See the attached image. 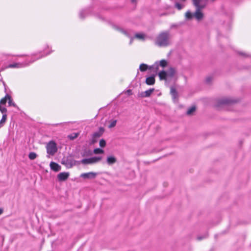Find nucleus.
I'll use <instances>...</instances> for the list:
<instances>
[{
	"label": "nucleus",
	"instance_id": "obj_29",
	"mask_svg": "<svg viewBox=\"0 0 251 251\" xmlns=\"http://www.w3.org/2000/svg\"><path fill=\"white\" fill-rule=\"evenodd\" d=\"M175 6L177 9L181 10L183 7L184 5L177 2L175 4Z\"/></svg>",
	"mask_w": 251,
	"mask_h": 251
},
{
	"label": "nucleus",
	"instance_id": "obj_8",
	"mask_svg": "<svg viewBox=\"0 0 251 251\" xmlns=\"http://www.w3.org/2000/svg\"><path fill=\"white\" fill-rule=\"evenodd\" d=\"M97 175V173L94 172H89L82 174L80 177L84 179H94L96 177Z\"/></svg>",
	"mask_w": 251,
	"mask_h": 251
},
{
	"label": "nucleus",
	"instance_id": "obj_17",
	"mask_svg": "<svg viewBox=\"0 0 251 251\" xmlns=\"http://www.w3.org/2000/svg\"><path fill=\"white\" fill-rule=\"evenodd\" d=\"M8 99H9V95H6L3 98H2L0 101V105H4L6 103Z\"/></svg>",
	"mask_w": 251,
	"mask_h": 251
},
{
	"label": "nucleus",
	"instance_id": "obj_31",
	"mask_svg": "<svg viewBox=\"0 0 251 251\" xmlns=\"http://www.w3.org/2000/svg\"><path fill=\"white\" fill-rule=\"evenodd\" d=\"M177 27V25H175V24H173L171 25L170 26V28L172 29V28H176Z\"/></svg>",
	"mask_w": 251,
	"mask_h": 251
},
{
	"label": "nucleus",
	"instance_id": "obj_11",
	"mask_svg": "<svg viewBox=\"0 0 251 251\" xmlns=\"http://www.w3.org/2000/svg\"><path fill=\"white\" fill-rule=\"evenodd\" d=\"M69 176V173L68 172H62L57 175V178L59 181L66 180Z\"/></svg>",
	"mask_w": 251,
	"mask_h": 251
},
{
	"label": "nucleus",
	"instance_id": "obj_33",
	"mask_svg": "<svg viewBox=\"0 0 251 251\" xmlns=\"http://www.w3.org/2000/svg\"><path fill=\"white\" fill-rule=\"evenodd\" d=\"M3 210L2 208H0V215L3 213Z\"/></svg>",
	"mask_w": 251,
	"mask_h": 251
},
{
	"label": "nucleus",
	"instance_id": "obj_5",
	"mask_svg": "<svg viewBox=\"0 0 251 251\" xmlns=\"http://www.w3.org/2000/svg\"><path fill=\"white\" fill-rule=\"evenodd\" d=\"M236 101L232 99L229 98H223L218 99L216 100L215 106L216 107H220L223 105H229L235 103Z\"/></svg>",
	"mask_w": 251,
	"mask_h": 251
},
{
	"label": "nucleus",
	"instance_id": "obj_34",
	"mask_svg": "<svg viewBox=\"0 0 251 251\" xmlns=\"http://www.w3.org/2000/svg\"><path fill=\"white\" fill-rule=\"evenodd\" d=\"M203 238L200 236L198 237L197 239L199 240H201Z\"/></svg>",
	"mask_w": 251,
	"mask_h": 251
},
{
	"label": "nucleus",
	"instance_id": "obj_10",
	"mask_svg": "<svg viewBox=\"0 0 251 251\" xmlns=\"http://www.w3.org/2000/svg\"><path fill=\"white\" fill-rule=\"evenodd\" d=\"M168 65V61L166 60L162 59L159 62H156L153 66H155L156 69H158V66L162 67V68H164L166 67Z\"/></svg>",
	"mask_w": 251,
	"mask_h": 251
},
{
	"label": "nucleus",
	"instance_id": "obj_27",
	"mask_svg": "<svg viewBox=\"0 0 251 251\" xmlns=\"http://www.w3.org/2000/svg\"><path fill=\"white\" fill-rule=\"evenodd\" d=\"M8 102L9 106H13L14 107L16 106V105L15 104V103L14 102H13L10 96H9V99H8Z\"/></svg>",
	"mask_w": 251,
	"mask_h": 251
},
{
	"label": "nucleus",
	"instance_id": "obj_14",
	"mask_svg": "<svg viewBox=\"0 0 251 251\" xmlns=\"http://www.w3.org/2000/svg\"><path fill=\"white\" fill-rule=\"evenodd\" d=\"M103 131H104L103 128H102V127H100V131H99L95 132L93 134V138H98L100 137L102 135V133L103 132Z\"/></svg>",
	"mask_w": 251,
	"mask_h": 251
},
{
	"label": "nucleus",
	"instance_id": "obj_21",
	"mask_svg": "<svg viewBox=\"0 0 251 251\" xmlns=\"http://www.w3.org/2000/svg\"><path fill=\"white\" fill-rule=\"evenodd\" d=\"M171 94L174 99H176L177 97V92L175 88L172 87L171 88Z\"/></svg>",
	"mask_w": 251,
	"mask_h": 251
},
{
	"label": "nucleus",
	"instance_id": "obj_19",
	"mask_svg": "<svg viewBox=\"0 0 251 251\" xmlns=\"http://www.w3.org/2000/svg\"><path fill=\"white\" fill-rule=\"evenodd\" d=\"M148 68V66L147 64L142 63L140 65L139 69L141 72H144L146 71Z\"/></svg>",
	"mask_w": 251,
	"mask_h": 251
},
{
	"label": "nucleus",
	"instance_id": "obj_22",
	"mask_svg": "<svg viewBox=\"0 0 251 251\" xmlns=\"http://www.w3.org/2000/svg\"><path fill=\"white\" fill-rule=\"evenodd\" d=\"M78 136V133H73L71 134H70L68 136V138L70 140H74Z\"/></svg>",
	"mask_w": 251,
	"mask_h": 251
},
{
	"label": "nucleus",
	"instance_id": "obj_35",
	"mask_svg": "<svg viewBox=\"0 0 251 251\" xmlns=\"http://www.w3.org/2000/svg\"><path fill=\"white\" fill-rule=\"evenodd\" d=\"M131 1L132 3H136L137 1V0H131Z\"/></svg>",
	"mask_w": 251,
	"mask_h": 251
},
{
	"label": "nucleus",
	"instance_id": "obj_1",
	"mask_svg": "<svg viewBox=\"0 0 251 251\" xmlns=\"http://www.w3.org/2000/svg\"><path fill=\"white\" fill-rule=\"evenodd\" d=\"M155 44L159 47H166L171 44V35L169 31L160 32L154 40Z\"/></svg>",
	"mask_w": 251,
	"mask_h": 251
},
{
	"label": "nucleus",
	"instance_id": "obj_15",
	"mask_svg": "<svg viewBox=\"0 0 251 251\" xmlns=\"http://www.w3.org/2000/svg\"><path fill=\"white\" fill-rule=\"evenodd\" d=\"M117 160L116 158L113 156H108L107 158V163L109 165H112L115 163H116Z\"/></svg>",
	"mask_w": 251,
	"mask_h": 251
},
{
	"label": "nucleus",
	"instance_id": "obj_4",
	"mask_svg": "<svg viewBox=\"0 0 251 251\" xmlns=\"http://www.w3.org/2000/svg\"><path fill=\"white\" fill-rule=\"evenodd\" d=\"M47 152L48 154V157L50 156H53L57 151V145L53 141H50L46 145Z\"/></svg>",
	"mask_w": 251,
	"mask_h": 251
},
{
	"label": "nucleus",
	"instance_id": "obj_12",
	"mask_svg": "<svg viewBox=\"0 0 251 251\" xmlns=\"http://www.w3.org/2000/svg\"><path fill=\"white\" fill-rule=\"evenodd\" d=\"M50 167L51 169L55 172H58L61 170V166L57 163L53 162H50Z\"/></svg>",
	"mask_w": 251,
	"mask_h": 251
},
{
	"label": "nucleus",
	"instance_id": "obj_16",
	"mask_svg": "<svg viewBox=\"0 0 251 251\" xmlns=\"http://www.w3.org/2000/svg\"><path fill=\"white\" fill-rule=\"evenodd\" d=\"M26 65L23 63H16L12 64H10L7 67L8 68H22L25 67Z\"/></svg>",
	"mask_w": 251,
	"mask_h": 251
},
{
	"label": "nucleus",
	"instance_id": "obj_3",
	"mask_svg": "<svg viewBox=\"0 0 251 251\" xmlns=\"http://www.w3.org/2000/svg\"><path fill=\"white\" fill-rule=\"evenodd\" d=\"M176 73V70L174 68L171 67L167 72L161 71L158 74V75L161 80L166 81L168 78H172Z\"/></svg>",
	"mask_w": 251,
	"mask_h": 251
},
{
	"label": "nucleus",
	"instance_id": "obj_2",
	"mask_svg": "<svg viewBox=\"0 0 251 251\" xmlns=\"http://www.w3.org/2000/svg\"><path fill=\"white\" fill-rule=\"evenodd\" d=\"M196 8V10L194 14L192 13L189 11H188L186 12L185 16V18L187 20H191L193 19V17H195V19L197 21H199L203 19V14L201 11V10L203 8Z\"/></svg>",
	"mask_w": 251,
	"mask_h": 251
},
{
	"label": "nucleus",
	"instance_id": "obj_20",
	"mask_svg": "<svg viewBox=\"0 0 251 251\" xmlns=\"http://www.w3.org/2000/svg\"><path fill=\"white\" fill-rule=\"evenodd\" d=\"M7 118V115L6 114H4L2 115V119H1L0 121V126H3L4 124L5 123L6 120Z\"/></svg>",
	"mask_w": 251,
	"mask_h": 251
},
{
	"label": "nucleus",
	"instance_id": "obj_40",
	"mask_svg": "<svg viewBox=\"0 0 251 251\" xmlns=\"http://www.w3.org/2000/svg\"><path fill=\"white\" fill-rule=\"evenodd\" d=\"M182 0V1H185L186 0Z\"/></svg>",
	"mask_w": 251,
	"mask_h": 251
},
{
	"label": "nucleus",
	"instance_id": "obj_39",
	"mask_svg": "<svg viewBox=\"0 0 251 251\" xmlns=\"http://www.w3.org/2000/svg\"><path fill=\"white\" fill-rule=\"evenodd\" d=\"M151 68H153V66L152 67H150V69H151Z\"/></svg>",
	"mask_w": 251,
	"mask_h": 251
},
{
	"label": "nucleus",
	"instance_id": "obj_28",
	"mask_svg": "<svg viewBox=\"0 0 251 251\" xmlns=\"http://www.w3.org/2000/svg\"><path fill=\"white\" fill-rule=\"evenodd\" d=\"M106 145V142L104 140V139H101L100 141V146L102 147V148H103Z\"/></svg>",
	"mask_w": 251,
	"mask_h": 251
},
{
	"label": "nucleus",
	"instance_id": "obj_7",
	"mask_svg": "<svg viewBox=\"0 0 251 251\" xmlns=\"http://www.w3.org/2000/svg\"><path fill=\"white\" fill-rule=\"evenodd\" d=\"M196 8H204L207 4V0H192Z\"/></svg>",
	"mask_w": 251,
	"mask_h": 251
},
{
	"label": "nucleus",
	"instance_id": "obj_18",
	"mask_svg": "<svg viewBox=\"0 0 251 251\" xmlns=\"http://www.w3.org/2000/svg\"><path fill=\"white\" fill-rule=\"evenodd\" d=\"M196 110V107L195 106H192L189 108L186 112L187 115H192L193 114L194 112Z\"/></svg>",
	"mask_w": 251,
	"mask_h": 251
},
{
	"label": "nucleus",
	"instance_id": "obj_37",
	"mask_svg": "<svg viewBox=\"0 0 251 251\" xmlns=\"http://www.w3.org/2000/svg\"><path fill=\"white\" fill-rule=\"evenodd\" d=\"M132 41V39H131V41H130V44H131Z\"/></svg>",
	"mask_w": 251,
	"mask_h": 251
},
{
	"label": "nucleus",
	"instance_id": "obj_9",
	"mask_svg": "<svg viewBox=\"0 0 251 251\" xmlns=\"http://www.w3.org/2000/svg\"><path fill=\"white\" fill-rule=\"evenodd\" d=\"M154 91V88H151L148 90L139 93L138 94V97L140 98L149 97Z\"/></svg>",
	"mask_w": 251,
	"mask_h": 251
},
{
	"label": "nucleus",
	"instance_id": "obj_23",
	"mask_svg": "<svg viewBox=\"0 0 251 251\" xmlns=\"http://www.w3.org/2000/svg\"><path fill=\"white\" fill-rule=\"evenodd\" d=\"M109 123H110V124L108 126V127L109 128H111L116 126V124H117V120H112V121H110L109 122Z\"/></svg>",
	"mask_w": 251,
	"mask_h": 251
},
{
	"label": "nucleus",
	"instance_id": "obj_38",
	"mask_svg": "<svg viewBox=\"0 0 251 251\" xmlns=\"http://www.w3.org/2000/svg\"><path fill=\"white\" fill-rule=\"evenodd\" d=\"M212 2H214L215 0H210Z\"/></svg>",
	"mask_w": 251,
	"mask_h": 251
},
{
	"label": "nucleus",
	"instance_id": "obj_30",
	"mask_svg": "<svg viewBox=\"0 0 251 251\" xmlns=\"http://www.w3.org/2000/svg\"><path fill=\"white\" fill-rule=\"evenodd\" d=\"M0 111L3 114H6L7 112V109L4 107H2L1 105H0Z\"/></svg>",
	"mask_w": 251,
	"mask_h": 251
},
{
	"label": "nucleus",
	"instance_id": "obj_32",
	"mask_svg": "<svg viewBox=\"0 0 251 251\" xmlns=\"http://www.w3.org/2000/svg\"><path fill=\"white\" fill-rule=\"evenodd\" d=\"M126 93L128 95H131V90H128L127 91H126Z\"/></svg>",
	"mask_w": 251,
	"mask_h": 251
},
{
	"label": "nucleus",
	"instance_id": "obj_24",
	"mask_svg": "<svg viewBox=\"0 0 251 251\" xmlns=\"http://www.w3.org/2000/svg\"><path fill=\"white\" fill-rule=\"evenodd\" d=\"M135 37L136 38H138L140 40H144L145 39V35L143 33H137L136 34Z\"/></svg>",
	"mask_w": 251,
	"mask_h": 251
},
{
	"label": "nucleus",
	"instance_id": "obj_26",
	"mask_svg": "<svg viewBox=\"0 0 251 251\" xmlns=\"http://www.w3.org/2000/svg\"><path fill=\"white\" fill-rule=\"evenodd\" d=\"M37 157V154L33 152H30L28 155V157L31 160H33L35 159Z\"/></svg>",
	"mask_w": 251,
	"mask_h": 251
},
{
	"label": "nucleus",
	"instance_id": "obj_13",
	"mask_svg": "<svg viewBox=\"0 0 251 251\" xmlns=\"http://www.w3.org/2000/svg\"><path fill=\"white\" fill-rule=\"evenodd\" d=\"M146 83L149 85H152L155 83V78L154 76L148 77L146 79Z\"/></svg>",
	"mask_w": 251,
	"mask_h": 251
},
{
	"label": "nucleus",
	"instance_id": "obj_6",
	"mask_svg": "<svg viewBox=\"0 0 251 251\" xmlns=\"http://www.w3.org/2000/svg\"><path fill=\"white\" fill-rule=\"evenodd\" d=\"M101 159V157L95 156L89 158L83 159L79 162L84 165L92 164L100 162Z\"/></svg>",
	"mask_w": 251,
	"mask_h": 251
},
{
	"label": "nucleus",
	"instance_id": "obj_36",
	"mask_svg": "<svg viewBox=\"0 0 251 251\" xmlns=\"http://www.w3.org/2000/svg\"><path fill=\"white\" fill-rule=\"evenodd\" d=\"M94 139L95 138H93V141H92V143H93V144L96 142V141Z\"/></svg>",
	"mask_w": 251,
	"mask_h": 251
},
{
	"label": "nucleus",
	"instance_id": "obj_25",
	"mask_svg": "<svg viewBox=\"0 0 251 251\" xmlns=\"http://www.w3.org/2000/svg\"><path fill=\"white\" fill-rule=\"evenodd\" d=\"M93 152L96 154H101V153H103L104 152V151L102 149H100L99 148H97V149H95L94 150Z\"/></svg>",
	"mask_w": 251,
	"mask_h": 251
}]
</instances>
